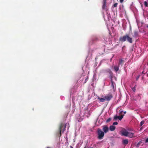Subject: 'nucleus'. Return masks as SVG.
I'll list each match as a JSON object with an SVG mask.
<instances>
[{
	"label": "nucleus",
	"mask_w": 148,
	"mask_h": 148,
	"mask_svg": "<svg viewBox=\"0 0 148 148\" xmlns=\"http://www.w3.org/2000/svg\"><path fill=\"white\" fill-rule=\"evenodd\" d=\"M127 40L129 42L132 43V39L130 37L129 34H126L123 37H121L119 40L122 42H124Z\"/></svg>",
	"instance_id": "nucleus-1"
},
{
	"label": "nucleus",
	"mask_w": 148,
	"mask_h": 148,
	"mask_svg": "<svg viewBox=\"0 0 148 148\" xmlns=\"http://www.w3.org/2000/svg\"><path fill=\"white\" fill-rule=\"evenodd\" d=\"M126 112H117L116 114L114 117V120L116 121L118 119L121 121L123 119Z\"/></svg>",
	"instance_id": "nucleus-2"
},
{
	"label": "nucleus",
	"mask_w": 148,
	"mask_h": 148,
	"mask_svg": "<svg viewBox=\"0 0 148 148\" xmlns=\"http://www.w3.org/2000/svg\"><path fill=\"white\" fill-rule=\"evenodd\" d=\"M121 135L128 137L130 138H132L133 137H135L136 136H134V133L129 132L125 129L123 128L121 131Z\"/></svg>",
	"instance_id": "nucleus-3"
},
{
	"label": "nucleus",
	"mask_w": 148,
	"mask_h": 148,
	"mask_svg": "<svg viewBox=\"0 0 148 148\" xmlns=\"http://www.w3.org/2000/svg\"><path fill=\"white\" fill-rule=\"evenodd\" d=\"M66 123H61L60 124L59 128V135L58 136L60 137L61 136V132L63 133L65 130Z\"/></svg>",
	"instance_id": "nucleus-4"
},
{
	"label": "nucleus",
	"mask_w": 148,
	"mask_h": 148,
	"mask_svg": "<svg viewBox=\"0 0 148 148\" xmlns=\"http://www.w3.org/2000/svg\"><path fill=\"white\" fill-rule=\"evenodd\" d=\"M98 135L97 138L99 139H102L104 136V133L100 128H98L97 131Z\"/></svg>",
	"instance_id": "nucleus-5"
},
{
	"label": "nucleus",
	"mask_w": 148,
	"mask_h": 148,
	"mask_svg": "<svg viewBox=\"0 0 148 148\" xmlns=\"http://www.w3.org/2000/svg\"><path fill=\"white\" fill-rule=\"evenodd\" d=\"M112 97L113 96L112 94L111 93L107 94L104 96V98H105L106 100L107 101L110 100Z\"/></svg>",
	"instance_id": "nucleus-6"
},
{
	"label": "nucleus",
	"mask_w": 148,
	"mask_h": 148,
	"mask_svg": "<svg viewBox=\"0 0 148 148\" xmlns=\"http://www.w3.org/2000/svg\"><path fill=\"white\" fill-rule=\"evenodd\" d=\"M102 130L104 133H106L109 130V128L108 126L106 125H104L102 126Z\"/></svg>",
	"instance_id": "nucleus-7"
},
{
	"label": "nucleus",
	"mask_w": 148,
	"mask_h": 148,
	"mask_svg": "<svg viewBox=\"0 0 148 148\" xmlns=\"http://www.w3.org/2000/svg\"><path fill=\"white\" fill-rule=\"evenodd\" d=\"M106 6V0H103V4L102 7V9L103 10L105 9Z\"/></svg>",
	"instance_id": "nucleus-8"
},
{
	"label": "nucleus",
	"mask_w": 148,
	"mask_h": 148,
	"mask_svg": "<svg viewBox=\"0 0 148 148\" xmlns=\"http://www.w3.org/2000/svg\"><path fill=\"white\" fill-rule=\"evenodd\" d=\"M134 35L133 36H134L135 38H136L139 36L138 32V31H134Z\"/></svg>",
	"instance_id": "nucleus-9"
},
{
	"label": "nucleus",
	"mask_w": 148,
	"mask_h": 148,
	"mask_svg": "<svg viewBox=\"0 0 148 148\" xmlns=\"http://www.w3.org/2000/svg\"><path fill=\"white\" fill-rule=\"evenodd\" d=\"M97 99L99 100V101L100 102H104L106 101L105 98H104H104H101L98 97Z\"/></svg>",
	"instance_id": "nucleus-10"
},
{
	"label": "nucleus",
	"mask_w": 148,
	"mask_h": 148,
	"mask_svg": "<svg viewBox=\"0 0 148 148\" xmlns=\"http://www.w3.org/2000/svg\"><path fill=\"white\" fill-rule=\"evenodd\" d=\"M115 128L116 127L113 125L110 126L109 127L110 130L111 131L114 130L115 129Z\"/></svg>",
	"instance_id": "nucleus-11"
},
{
	"label": "nucleus",
	"mask_w": 148,
	"mask_h": 148,
	"mask_svg": "<svg viewBox=\"0 0 148 148\" xmlns=\"http://www.w3.org/2000/svg\"><path fill=\"white\" fill-rule=\"evenodd\" d=\"M119 64L118 65V66H114V71L116 72H117L119 70Z\"/></svg>",
	"instance_id": "nucleus-12"
},
{
	"label": "nucleus",
	"mask_w": 148,
	"mask_h": 148,
	"mask_svg": "<svg viewBox=\"0 0 148 148\" xmlns=\"http://www.w3.org/2000/svg\"><path fill=\"white\" fill-rule=\"evenodd\" d=\"M123 143L125 145H126L128 143V141L127 139H124L122 141Z\"/></svg>",
	"instance_id": "nucleus-13"
},
{
	"label": "nucleus",
	"mask_w": 148,
	"mask_h": 148,
	"mask_svg": "<svg viewBox=\"0 0 148 148\" xmlns=\"http://www.w3.org/2000/svg\"><path fill=\"white\" fill-rule=\"evenodd\" d=\"M142 143V141H140L137 144V145H136V147H139V146H140V144Z\"/></svg>",
	"instance_id": "nucleus-14"
},
{
	"label": "nucleus",
	"mask_w": 148,
	"mask_h": 148,
	"mask_svg": "<svg viewBox=\"0 0 148 148\" xmlns=\"http://www.w3.org/2000/svg\"><path fill=\"white\" fill-rule=\"evenodd\" d=\"M124 62V61L122 59H120L119 60V64H123Z\"/></svg>",
	"instance_id": "nucleus-15"
},
{
	"label": "nucleus",
	"mask_w": 148,
	"mask_h": 148,
	"mask_svg": "<svg viewBox=\"0 0 148 148\" xmlns=\"http://www.w3.org/2000/svg\"><path fill=\"white\" fill-rule=\"evenodd\" d=\"M111 86L114 88V82L112 80H111Z\"/></svg>",
	"instance_id": "nucleus-16"
},
{
	"label": "nucleus",
	"mask_w": 148,
	"mask_h": 148,
	"mask_svg": "<svg viewBox=\"0 0 148 148\" xmlns=\"http://www.w3.org/2000/svg\"><path fill=\"white\" fill-rule=\"evenodd\" d=\"M144 5L145 7H148V6L147 2L146 1H145Z\"/></svg>",
	"instance_id": "nucleus-17"
},
{
	"label": "nucleus",
	"mask_w": 148,
	"mask_h": 148,
	"mask_svg": "<svg viewBox=\"0 0 148 148\" xmlns=\"http://www.w3.org/2000/svg\"><path fill=\"white\" fill-rule=\"evenodd\" d=\"M145 121H141L140 123V126H142L144 123Z\"/></svg>",
	"instance_id": "nucleus-18"
},
{
	"label": "nucleus",
	"mask_w": 148,
	"mask_h": 148,
	"mask_svg": "<svg viewBox=\"0 0 148 148\" xmlns=\"http://www.w3.org/2000/svg\"><path fill=\"white\" fill-rule=\"evenodd\" d=\"M111 120V118H108L106 121V123H108L110 122Z\"/></svg>",
	"instance_id": "nucleus-19"
},
{
	"label": "nucleus",
	"mask_w": 148,
	"mask_h": 148,
	"mask_svg": "<svg viewBox=\"0 0 148 148\" xmlns=\"http://www.w3.org/2000/svg\"><path fill=\"white\" fill-rule=\"evenodd\" d=\"M118 123L117 122H114L113 123V125H118Z\"/></svg>",
	"instance_id": "nucleus-20"
},
{
	"label": "nucleus",
	"mask_w": 148,
	"mask_h": 148,
	"mask_svg": "<svg viewBox=\"0 0 148 148\" xmlns=\"http://www.w3.org/2000/svg\"><path fill=\"white\" fill-rule=\"evenodd\" d=\"M118 5V3H114L113 6L114 7H116L117 6V5Z\"/></svg>",
	"instance_id": "nucleus-21"
},
{
	"label": "nucleus",
	"mask_w": 148,
	"mask_h": 148,
	"mask_svg": "<svg viewBox=\"0 0 148 148\" xmlns=\"http://www.w3.org/2000/svg\"><path fill=\"white\" fill-rule=\"evenodd\" d=\"M139 77H140V75L136 77V80L137 81V80H138V79L139 78Z\"/></svg>",
	"instance_id": "nucleus-22"
},
{
	"label": "nucleus",
	"mask_w": 148,
	"mask_h": 148,
	"mask_svg": "<svg viewBox=\"0 0 148 148\" xmlns=\"http://www.w3.org/2000/svg\"><path fill=\"white\" fill-rule=\"evenodd\" d=\"M93 40H97V37H95V39H94V38L93 39Z\"/></svg>",
	"instance_id": "nucleus-23"
},
{
	"label": "nucleus",
	"mask_w": 148,
	"mask_h": 148,
	"mask_svg": "<svg viewBox=\"0 0 148 148\" xmlns=\"http://www.w3.org/2000/svg\"><path fill=\"white\" fill-rule=\"evenodd\" d=\"M132 90L134 91H135V90H136V88L135 87V86H134V87L133 88H132Z\"/></svg>",
	"instance_id": "nucleus-24"
},
{
	"label": "nucleus",
	"mask_w": 148,
	"mask_h": 148,
	"mask_svg": "<svg viewBox=\"0 0 148 148\" xmlns=\"http://www.w3.org/2000/svg\"><path fill=\"white\" fill-rule=\"evenodd\" d=\"M148 142V138H147L145 141V143H147Z\"/></svg>",
	"instance_id": "nucleus-25"
},
{
	"label": "nucleus",
	"mask_w": 148,
	"mask_h": 148,
	"mask_svg": "<svg viewBox=\"0 0 148 148\" xmlns=\"http://www.w3.org/2000/svg\"><path fill=\"white\" fill-rule=\"evenodd\" d=\"M124 0H120V2L121 3H122L123 1Z\"/></svg>",
	"instance_id": "nucleus-26"
},
{
	"label": "nucleus",
	"mask_w": 148,
	"mask_h": 148,
	"mask_svg": "<svg viewBox=\"0 0 148 148\" xmlns=\"http://www.w3.org/2000/svg\"><path fill=\"white\" fill-rule=\"evenodd\" d=\"M70 147L71 148H73V147L71 146H70Z\"/></svg>",
	"instance_id": "nucleus-27"
},
{
	"label": "nucleus",
	"mask_w": 148,
	"mask_h": 148,
	"mask_svg": "<svg viewBox=\"0 0 148 148\" xmlns=\"http://www.w3.org/2000/svg\"><path fill=\"white\" fill-rule=\"evenodd\" d=\"M119 111H123V110H122L121 109H120Z\"/></svg>",
	"instance_id": "nucleus-28"
},
{
	"label": "nucleus",
	"mask_w": 148,
	"mask_h": 148,
	"mask_svg": "<svg viewBox=\"0 0 148 148\" xmlns=\"http://www.w3.org/2000/svg\"><path fill=\"white\" fill-rule=\"evenodd\" d=\"M87 79L86 78L85 79L86 82L87 81Z\"/></svg>",
	"instance_id": "nucleus-29"
},
{
	"label": "nucleus",
	"mask_w": 148,
	"mask_h": 148,
	"mask_svg": "<svg viewBox=\"0 0 148 148\" xmlns=\"http://www.w3.org/2000/svg\"><path fill=\"white\" fill-rule=\"evenodd\" d=\"M46 148H50L48 147H47Z\"/></svg>",
	"instance_id": "nucleus-30"
},
{
	"label": "nucleus",
	"mask_w": 148,
	"mask_h": 148,
	"mask_svg": "<svg viewBox=\"0 0 148 148\" xmlns=\"http://www.w3.org/2000/svg\"><path fill=\"white\" fill-rule=\"evenodd\" d=\"M90 148H93V147H90Z\"/></svg>",
	"instance_id": "nucleus-31"
}]
</instances>
